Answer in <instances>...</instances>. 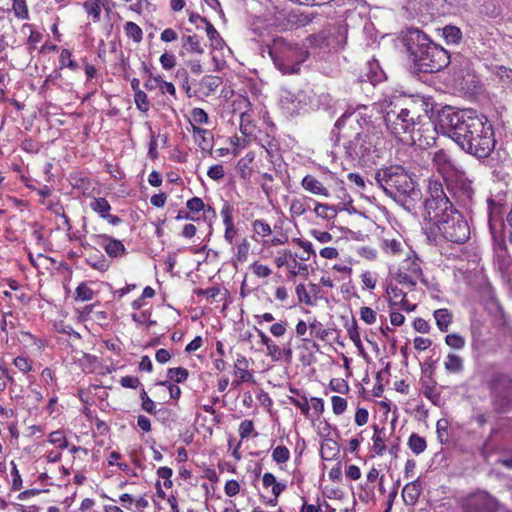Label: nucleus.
<instances>
[{"instance_id":"1","label":"nucleus","mask_w":512,"mask_h":512,"mask_svg":"<svg viewBox=\"0 0 512 512\" xmlns=\"http://www.w3.org/2000/svg\"><path fill=\"white\" fill-rule=\"evenodd\" d=\"M359 114H343L335 123L331 132L336 143L344 139L343 148L345 157L351 161H372L378 154V140L376 134L358 131L361 128Z\"/></svg>"},{"instance_id":"2","label":"nucleus","mask_w":512,"mask_h":512,"mask_svg":"<svg viewBox=\"0 0 512 512\" xmlns=\"http://www.w3.org/2000/svg\"><path fill=\"white\" fill-rule=\"evenodd\" d=\"M401 42L415 72L436 73L450 64L448 52L418 28L410 27L402 31Z\"/></svg>"},{"instance_id":"3","label":"nucleus","mask_w":512,"mask_h":512,"mask_svg":"<svg viewBox=\"0 0 512 512\" xmlns=\"http://www.w3.org/2000/svg\"><path fill=\"white\" fill-rule=\"evenodd\" d=\"M438 126L443 135L451 138L461 149L466 139L477 136L485 116L473 109L444 106L437 112Z\"/></svg>"},{"instance_id":"4","label":"nucleus","mask_w":512,"mask_h":512,"mask_svg":"<svg viewBox=\"0 0 512 512\" xmlns=\"http://www.w3.org/2000/svg\"><path fill=\"white\" fill-rule=\"evenodd\" d=\"M377 185L397 203L414 206L422 198L421 190L408 171L400 165L379 169L374 176Z\"/></svg>"},{"instance_id":"5","label":"nucleus","mask_w":512,"mask_h":512,"mask_svg":"<svg viewBox=\"0 0 512 512\" xmlns=\"http://www.w3.org/2000/svg\"><path fill=\"white\" fill-rule=\"evenodd\" d=\"M396 101L402 107L405 116H408L413 124L419 139L423 136L422 132L429 131L430 128H432V132L435 133L436 128L439 126L438 123L435 124L432 121L434 105L431 98L411 95L397 98Z\"/></svg>"},{"instance_id":"6","label":"nucleus","mask_w":512,"mask_h":512,"mask_svg":"<svg viewBox=\"0 0 512 512\" xmlns=\"http://www.w3.org/2000/svg\"><path fill=\"white\" fill-rule=\"evenodd\" d=\"M275 66L283 74H295L309 57V52L298 44L289 43L285 38H276L269 49Z\"/></svg>"},{"instance_id":"7","label":"nucleus","mask_w":512,"mask_h":512,"mask_svg":"<svg viewBox=\"0 0 512 512\" xmlns=\"http://www.w3.org/2000/svg\"><path fill=\"white\" fill-rule=\"evenodd\" d=\"M490 403L498 414L512 411V376L504 372H493L487 380Z\"/></svg>"},{"instance_id":"8","label":"nucleus","mask_w":512,"mask_h":512,"mask_svg":"<svg viewBox=\"0 0 512 512\" xmlns=\"http://www.w3.org/2000/svg\"><path fill=\"white\" fill-rule=\"evenodd\" d=\"M429 196L424 203L425 216L438 226V221L446 220L452 212L457 210L444 192L439 181H430L428 185Z\"/></svg>"},{"instance_id":"9","label":"nucleus","mask_w":512,"mask_h":512,"mask_svg":"<svg viewBox=\"0 0 512 512\" xmlns=\"http://www.w3.org/2000/svg\"><path fill=\"white\" fill-rule=\"evenodd\" d=\"M384 122L387 129L401 141L405 140L404 136L407 134L410 135L413 141L415 140L414 134H417V131L408 116H405L396 99L385 107Z\"/></svg>"},{"instance_id":"10","label":"nucleus","mask_w":512,"mask_h":512,"mask_svg":"<svg viewBox=\"0 0 512 512\" xmlns=\"http://www.w3.org/2000/svg\"><path fill=\"white\" fill-rule=\"evenodd\" d=\"M477 134V136L466 139L467 144L462 150L478 159H486L491 155L496 144L492 125L486 117Z\"/></svg>"},{"instance_id":"11","label":"nucleus","mask_w":512,"mask_h":512,"mask_svg":"<svg viewBox=\"0 0 512 512\" xmlns=\"http://www.w3.org/2000/svg\"><path fill=\"white\" fill-rule=\"evenodd\" d=\"M436 227L443 238L456 244H464L470 238L468 222L459 211L452 212L446 220L438 221Z\"/></svg>"},{"instance_id":"12","label":"nucleus","mask_w":512,"mask_h":512,"mask_svg":"<svg viewBox=\"0 0 512 512\" xmlns=\"http://www.w3.org/2000/svg\"><path fill=\"white\" fill-rule=\"evenodd\" d=\"M462 512H499L500 501L486 490L478 489L461 500Z\"/></svg>"},{"instance_id":"13","label":"nucleus","mask_w":512,"mask_h":512,"mask_svg":"<svg viewBox=\"0 0 512 512\" xmlns=\"http://www.w3.org/2000/svg\"><path fill=\"white\" fill-rule=\"evenodd\" d=\"M457 201L464 207H468L473 202L474 189L472 181L465 178L464 174L458 175L451 187Z\"/></svg>"},{"instance_id":"14","label":"nucleus","mask_w":512,"mask_h":512,"mask_svg":"<svg viewBox=\"0 0 512 512\" xmlns=\"http://www.w3.org/2000/svg\"><path fill=\"white\" fill-rule=\"evenodd\" d=\"M455 79L464 81L466 84L475 83V71L472 62L463 56H457L451 62Z\"/></svg>"},{"instance_id":"15","label":"nucleus","mask_w":512,"mask_h":512,"mask_svg":"<svg viewBox=\"0 0 512 512\" xmlns=\"http://www.w3.org/2000/svg\"><path fill=\"white\" fill-rule=\"evenodd\" d=\"M93 242L102 247L109 257H118L126 254V248L120 240L106 234L92 236Z\"/></svg>"},{"instance_id":"16","label":"nucleus","mask_w":512,"mask_h":512,"mask_svg":"<svg viewBox=\"0 0 512 512\" xmlns=\"http://www.w3.org/2000/svg\"><path fill=\"white\" fill-rule=\"evenodd\" d=\"M193 136L203 152L211 153L213 149V134L209 130L193 125Z\"/></svg>"},{"instance_id":"17","label":"nucleus","mask_w":512,"mask_h":512,"mask_svg":"<svg viewBox=\"0 0 512 512\" xmlns=\"http://www.w3.org/2000/svg\"><path fill=\"white\" fill-rule=\"evenodd\" d=\"M488 225L490 233L500 248H505V224L503 221L496 219L492 212L489 214Z\"/></svg>"},{"instance_id":"18","label":"nucleus","mask_w":512,"mask_h":512,"mask_svg":"<svg viewBox=\"0 0 512 512\" xmlns=\"http://www.w3.org/2000/svg\"><path fill=\"white\" fill-rule=\"evenodd\" d=\"M421 391L434 405L440 402V392L437 390V383L432 375L425 376L420 380Z\"/></svg>"},{"instance_id":"19","label":"nucleus","mask_w":512,"mask_h":512,"mask_svg":"<svg viewBox=\"0 0 512 512\" xmlns=\"http://www.w3.org/2000/svg\"><path fill=\"white\" fill-rule=\"evenodd\" d=\"M302 187L315 195L329 197V191L323 184L312 175H306L301 182Z\"/></svg>"},{"instance_id":"20","label":"nucleus","mask_w":512,"mask_h":512,"mask_svg":"<svg viewBox=\"0 0 512 512\" xmlns=\"http://www.w3.org/2000/svg\"><path fill=\"white\" fill-rule=\"evenodd\" d=\"M421 494V482L416 479L405 485L402 491V496L406 504L414 505L419 499Z\"/></svg>"},{"instance_id":"21","label":"nucleus","mask_w":512,"mask_h":512,"mask_svg":"<svg viewBox=\"0 0 512 512\" xmlns=\"http://www.w3.org/2000/svg\"><path fill=\"white\" fill-rule=\"evenodd\" d=\"M433 316L439 330L441 332H447L453 320L452 313L446 308H441L435 310Z\"/></svg>"},{"instance_id":"22","label":"nucleus","mask_w":512,"mask_h":512,"mask_svg":"<svg viewBox=\"0 0 512 512\" xmlns=\"http://www.w3.org/2000/svg\"><path fill=\"white\" fill-rule=\"evenodd\" d=\"M444 367L447 372L458 374L461 373L464 369V361L459 355L449 353L444 362Z\"/></svg>"},{"instance_id":"23","label":"nucleus","mask_w":512,"mask_h":512,"mask_svg":"<svg viewBox=\"0 0 512 512\" xmlns=\"http://www.w3.org/2000/svg\"><path fill=\"white\" fill-rule=\"evenodd\" d=\"M339 453V446L333 439L327 438L321 444L320 454L324 460H332Z\"/></svg>"},{"instance_id":"24","label":"nucleus","mask_w":512,"mask_h":512,"mask_svg":"<svg viewBox=\"0 0 512 512\" xmlns=\"http://www.w3.org/2000/svg\"><path fill=\"white\" fill-rule=\"evenodd\" d=\"M86 263L98 270V271H106L108 270L109 266H110V262L105 258V256L97 251V253H94V254H90L87 258H86Z\"/></svg>"},{"instance_id":"25","label":"nucleus","mask_w":512,"mask_h":512,"mask_svg":"<svg viewBox=\"0 0 512 512\" xmlns=\"http://www.w3.org/2000/svg\"><path fill=\"white\" fill-rule=\"evenodd\" d=\"M254 157H255L254 153L249 152L238 161L236 169L239 172L240 178H242L244 180H248L250 178V176H251L250 165L253 162Z\"/></svg>"},{"instance_id":"26","label":"nucleus","mask_w":512,"mask_h":512,"mask_svg":"<svg viewBox=\"0 0 512 512\" xmlns=\"http://www.w3.org/2000/svg\"><path fill=\"white\" fill-rule=\"evenodd\" d=\"M442 34L447 44L458 45L462 40V32L457 26L446 25Z\"/></svg>"},{"instance_id":"27","label":"nucleus","mask_w":512,"mask_h":512,"mask_svg":"<svg viewBox=\"0 0 512 512\" xmlns=\"http://www.w3.org/2000/svg\"><path fill=\"white\" fill-rule=\"evenodd\" d=\"M373 430V450L377 455H383L386 450L384 428H379L377 425H373Z\"/></svg>"},{"instance_id":"28","label":"nucleus","mask_w":512,"mask_h":512,"mask_svg":"<svg viewBox=\"0 0 512 512\" xmlns=\"http://www.w3.org/2000/svg\"><path fill=\"white\" fill-rule=\"evenodd\" d=\"M432 161L439 171H445L452 167V160L450 156L442 149L434 153Z\"/></svg>"},{"instance_id":"29","label":"nucleus","mask_w":512,"mask_h":512,"mask_svg":"<svg viewBox=\"0 0 512 512\" xmlns=\"http://www.w3.org/2000/svg\"><path fill=\"white\" fill-rule=\"evenodd\" d=\"M345 328L347 330V333L349 335V338L351 339V341L355 344V346L358 348V349H362V342H361V338H360V333L358 331V325H357V321L354 317H352L351 321H346L345 323Z\"/></svg>"},{"instance_id":"30","label":"nucleus","mask_w":512,"mask_h":512,"mask_svg":"<svg viewBox=\"0 0 512 512\" xmlns=\"http://www.w3.org/2000/svg\"><path fill=\"white\" fill-rule=\"evenodd\" d=\"M408 446L410 450L416 455L421 454L427 448L426 440L416 433L410 435L408 439Z\"/></svg>"},{"instance_id":"31","label":"nucleus","mask_w":512,"mask_h":512,"mask_svg":"<svg viewBox=\"0 0 512 512\" xmlns=\"http://www.w3.org/2000/svg\"><path fill=\"white\" fill-rule=\"evenodd\" d=\"M90 208L99 214L100 217L104 218L107 214H109V211L111 210V206L109 202L102 197L94 198L90 202Z\"/></svg>"},{"instance_id":"32","label":"nucleus","mask_w":512,"mask_h":512,"mask_svg":"<svg viewBox=\"0 0 512 512\" xmlns=\"http://www.w3.org/2000/svg\"><path fill=\"white\" fill-rule=\"evenodd\" d=\"M314 212L316 213V215L318 217H321L323 219H332V218H335L336 215H337V210L335 209L334 206H330L328 204H321V203H317L315 208H314Z\"/></svg>"},{"instance_id":"33","label":"nucleus","mask_w":512,"mask_h":512,"mask_svg":"<svg viewBox=\"0 0 512 512\" xmlns=\"http://www.w3.org/2000/svg\"><path fill=\"white\" fill-rule=\"evenodd\" d=\"M125 32L127 36L132 38L136 43L141 42L143 38L142 29L134 22H126L124 26Z\"/></svg>"},{"instance_id":"34","label":"nucleus","mask_w":512,"mask_h":512,"mask_svg":"<svg viewBox=\"0 0 512 512\" xmlns=\"http://www.w3.org/2000/svg\"><path fill=\"white\" fill-rule=\"evenodd\" d=\"M188 375V370L183 367L169 368L167 371L169 380H172L176 383L184 382L188 378Z\"/></svg>"},{"instance_id":"35","label":"nucleus","mask_w":512,"mask_h":512,"mask_svg":"<svg viewBox=\"0 0 512 512\" xmlns=\"http://www.w3.org/2000/svg\"><path fill=\"white\" fill-rule=\"evenodd\" d=\"M206 34L209 40L211 41V45L214 48H219L223 44V39L215 29V27L208 21L206 24Z\"/></svg>"},{"instance_id":"36","label":"nucleus","mask_w":512,"mask_h":512,"mask_svg":"<svg viewBox=\"0 0 512 512\" xmlns=\"http://www.w3.org/2000/svg\"><path fill=\"white\" fill-rule=\"evenodd\" d=\"M312 21L310 15L300 13L298 11H292L288 15V22L297 26H306Z\"/></svg>"},{"instance_id":"37","label":"nucleus","mask_w":512,"mask_h":512,"mask_svg":"<svg viewBox=\"0 0 512 512\" xmlns=\"http://www.w3.org/2000/svg\"><path fill=\"white\" fill-rule=\"evenodd\" d=\"M83 7L85 11L92 16L94 21L100 20L101 8L100 0H89L84 2Z\"/></svg>"},{"instance_id":"38","label":"nucleus","mask_w":512,"mask_h":512,"mask_svg":"<svg viewBox=\"0 0 512 512\" xmlns=\"http://www.w3.org/2000/svg\"><path fill=\"white\" fill-rule=\"evenodd\" d=\"M13 11L15 16L21 20L29 18V11L26 0H13Z\"/></svg>"},{"instance_id":"39","label":"nucleus","mask_w":512,"mask_h":512,"mask_svg":"<svg viewBox=\"0 0 512 512\" xmlns=\"http://www.w3.org/2000/svg\"><path fill=\"white\" fill-rule=\"evenodd\" d=\"M209 122L208 114L202 108H193L190 113V123L195 124H207Z\"/></svg>"},{"instance_id":"40","label":"nucleus","mask_w":512,"mask_h":512,"mask_svg":"<svg viewBox=\"0 0 512 512\" xmlns=\"http://www.w3.org/2000/svg\"><path fill=\"white\" fill-rule=\"evenodd\" d=\"M445 343L453 349L461 350L464 348L466 342L464 337H462L460 334L451 333L446 335Z\"/></svg>"},{"instance_id":"41","label":"nucleus","mask_w":512,"mask_h":512,"mask_svg":"<svg viewBox=\"0 0 512 512\" xmlns=\"http://www.w3.org/2000/svg\"><path fill=\"white\" fill-rule=\"evenodd\" d=\"M272 458L276 463L282 464L289 460L290 452L285 446H277L272 452Z\"/></svg>"},{"instance_id":"42","label":"nucleus","mask_w":512,"mask_h":512,"mask_svg":"<svg viewBox=\"0 0 512 512\" xmlns=\"http://www.w3.org/2000/svg\"><path fill=\"white\" fill-rule=\"evenodd\" d=\"M134 101L137 108L142 112H147L150 109V104L147 95L144 91H136L134 93Z\"/></svg>"},{"instance_id":"43","label":"nucleus","mask_w":512,"mask_h":512,"mask_svg":"<svg viewBox=\"0 0 512 512\" xmlns=\"http://www.w3.org/2000/svg\"><path fill=\"white\" fill-rule=\"evenodd\" d=\"M321 327H322L321 323L316 320H314L312 323L309 324L311 333H315L316 337L325 341L329 338V336L332 332L330 329H322Z\"/></svg>"},{"instance_id":"44","label":"nucleus","mask_w":512,"mask_h":512,"mask_svg":"<svg viewBox=\"0 0 512 512\" xmlns=\"http://www.w3.org/2000/svg\"><path fill=\"white\" fill-rule=\"evenodd\" d=\"M93 290L85 283H81L76 288V297L81 301H89L93 298Z\"/></svg>"},{"instance_id":"45","label":"nucleus","mask_w":512,"mask_h":512,"mask_svg":"<svg viewBox=\"0 0 512 512\" xmlns=\"http://www.w3.org/2000/svg\"><path fill=\"white\" fill-rule=\"evenodd\" d=\"M72 53L68 49H63L60 54V63L62 67H68L72 70H76L78 68V64L72 60Z\"/></svg>"},{"instance_id":"46","label":"nucleus","mask_w":512,"mask_h":512,"mask_svg":"<svg viewBox=\"0 0 512 512\" xmlns=\"http://www.w3.org/2000/svg\"><path fill=\"white\" fill-rule=\"evenodd\" d=\"M289 399L290 403L298 407L304 416L307 417L309 415L310 405L306 396L303 395L300 399L294 397H290Z\"/></svg>"},{"instance_id":"47","label":"nucleus","mask_w":512,"mask_h":512,"mask_svg":"<svg viewBox=\"0 0 512 512\" xmlns=\"http://www.w3.org/2000/svg\"><path fill=\"white\" fill-rule=\"evenodd\" d=\"M386 293L393 299H400V303L404 306L406 301V293L398 288L397 286L388 285L386 288Z\"/></svg>"},{"instance_id":"48","label":"nucleus","mask_w":512,"mask_h":512,"mask_svg":"<svg viewBox=\"0 0 512 512\" xmlns=\"http://www.w3.org/2000/svg\"><path fill=\"white\" fill-rule=\"evenodd\" d=\"M49 442L52 443V444H58L59 448H61V449H65V448L68 447L67 439L63 435V432H61L59 430L53 431L49 435Z\"/></svg>"},{"instance_id":"49","label":"nucleus","mask_w":512,"mask_h":512,"mask_svg":"<svg viewBox=\"0 0 512 512\" xmlns=\"http://www.w3.org/2000/svg\"><path fill=\"white\" fill-rule=\"evenodd\" d=\"M14 365L23 373L32 370V361L24 356H18L13 361Z\"/></svg>"},{"instance_id":"50","label":"nucleus","mask_w":512,"mask_h":512,"mask_svg":"<svg viewBox=\"0 0 512 512\" xmlns=\"http://www.w3.org/2000/svg\"><path fill=\"white\" fill-rule=\"evenodd\" d=\"M331 401H332V409H333V412L336 414V415H340L342 414L346 408H347V401L346 399L340 397V396H333L331 398Z\"/></svg>"},{"instance_id":"51","label":"nucleus","mask_w":512,"mask_h":512,"mask_svg":"<svg viewBox=\"0 0 512 512\" xmlns=\"http://www.w3.org/2000/svg\"><path fill=\"white\" fill-rule=\"evenodd\" d=\"M394 278L400 283V284H403V285H407L411 288L415 287L416 285V280L413 278L412 275L410 274H407L406 272H403L401 270H399Z\"/></svg>"},{"instance_id":"52","label":"nucleus","mask_w":512,"mask_h":512,"mask_svg":"<svg viewBox=\"0 0 512 512\" xmlns=\"http://www.w3.org/2000/svg\"><path fill=\"white\" fill-rule=\"evenodd\" d=\"M253 229L258 235L268 236L272 233L271 227L263 220H255L253 222Z\"/></svg>"},{"instance_id":"53","label":"nucleus","mask_w":512,"mask_h":512,"mask_svg":"<svg viewBox=\"0 0 512 512\" xmlns=\"http://www.w3.org/2000/svg\"><path fill=\"white\" fill-rule=\"evenodd\" d=\"M151 311L150 310H144L140 314L133 313L132 319L137 324H142L144 321L147 322L148 326H152L156 324V321L150 319Z\"/></svg>"},{"instance_id":"54","label":"nucleus","mask_w":512,"mask_h":512,"mask_svg":"<svg viewBox=\"0 0 512 512\" xmlns=\"http://www.w3.org/2000/svg\"><path fill=\"white\" fill-rule=\"evenodd\" d=\"M188 210L192 213H198L201 210L205 209V204L203 200L199 197H192L186 203Z\"/></svg>"},{"instance_id":"55","label":"nucleus","mask_w":512,"mask_h":512,"mask_svg":"<svg viewBox=\"0 0 512 512\" xmlns=\"http://www.w3.org/2000/svg\"><path fill=\"white\" fill-rule=\"evenodd\" d=\"M249 248H250V244L249 242L247 241V239H244L242 241V243H240L237 247V254H236V259L239 261V262H245L247 260V257H248V252H249Z\"/></svg>"},{"instance_id":"56","label":"nucleus","mask_w":512,"mask_h":512,"mask_svg":"<svg viewBox=\"0 0 512 512\" xmlns=\"http://www.w3.org/2000/svg\"><path fill=\"white\" fill-rule=\"evenodd\" d=\"M330 388L341 394H345L349 391L347 382L343 379H332L329 383Z\"/></svg>"},{"instance_id":"57","label":"nucleus","mask_w":512,"mask_h":512,"mask_svg":"<svg viewBox=\"0 0 512 512\" xmlns=\"http://www.w3.org/2000/svg\"><path fill=\"white\" fill-rule=\"evenodd\" d=\"M221 83V79L219 77H216V76H205L203 79H202V84L210 91V92H214L216 91V89L219 87Z\"/></svg>"},{"instance_id":"58","label":"nucleus","mask_w":512,"mask_h":512,"mask_svg":"<svg viewBox=\"0 0 512 512\" xmlns=\"http://www.w3.org/2000/svg\"><path fill=\"white\" fill-rule=\"evenodd\" d=\"M160 63L163 69L170 70L172 69L176 64V58L175 55L172 53L165 52L160 57Z\"/></svg>"},{"instance_id":"59","label":"nucleus","mask_w":512,"mask_h":512,"mask_svg":"<svg viewBox=\"0 0 512 512\" xmlns=\"http://www.w3.org/2000/svg\"><path fill=\"white\" fill-rule=\"evenodd\" d=\"M12 469H11V475H12V490L18 491L22 487V478L20 476V473L17 469V466L14 462H11Z\"/></svg>"},{"instance_id":"60","label":"nucleus","mask_w":512,"mask_h":512,"mask_svg":"<svg viewBox=\"0 0 512 512\" xmlns=\"http://www.w3.org/2000/svg\"><path fill=\"white\" fill-rule=\"evenodd\" d=\"M360 317L367 324H373L376 321V312L370 307L360 309Z\"/></svg>"},{"instance_id":"61","label":"nucleus","mask_w":512,"mask_h":512,"mask_svg":"<svg viewBox=\"0 0 512 512\" xmlns=\"http://www.w3.org/2000/svg\"><path fill=\"white\" fill-rule=\"evenodd\" d=\"M120 384L124 388L137 389L141 386V382L137 377L124 376L120 379Z\"/></svg>"},{"instance_id":"62","label":"nucleus","mask_w":512,"mask_h":512,"mask_svg":"<svg viewBox=\"0 0 512 512\" xmlns=\"http://www.w3.org/2000/svg\"><path fill=\"white\" fill-rule=\"evenodd\" d=\"M207 175L213 180H221L225 175L224 167L220 164L213 165L209 168Z\"/></svg>"},{"instance_id":"63","label":"nucleus","mask_w":512,"mask_h":512,"mask_svg":"<svg viewBox=\"0 0 512 512\" xmlns=\"http://www.w3.org/2000/svg\"><path fill=\"white\" fill-rule=\"evenodd\" d=\"M253 430H254L253 421H251V420L242 421L239 426L240 437L242 439L249 437Z\"/></svg>"},{"instance_id":"64","label":"nucleus","mask_w":512,"mask_h":512,"mask_svg":"<svg viewBox=\"0 0 512 512\" xmlns=\"http://www.w3.org/2000/svg\"><path fill=\"white\" fill-rule=\"evenodd\" d=\"M251 268L253 270V273L256 274L258 277H268L272 273L271 269L268 266L259 264L258 262L253 263L251 265Z\"/></svg>"}]
</instances>
